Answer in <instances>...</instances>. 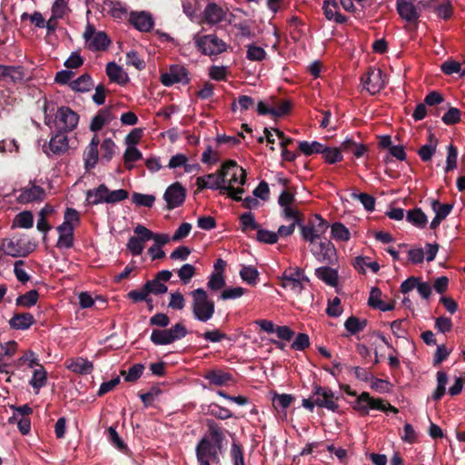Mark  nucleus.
I'll list each match as a JSON object with an SVG mask.
<instances>
[{
  "mask_svg": "<svg viewBox=\"0 0 465 465\" xmlns=\"http://www.w3.org/2000/svg\"><path fill=\"white\" fill-rule=\"evenodd\" d=\"M195 183L198 190H218L221 194H223V190L228 189L224 186V180L222 175L221 168L216 173L197 177Z\"/></svg>",
  "mask_w": 465,
  "mask_h": 465,
  "instance_id": "obj_14",
  "label": "nucleus"
},
{
  "mask_svg": "<svg viewBox=\"0 0 465 465\" xmlns=\"http://www.w3.org/2000/svg\"><path fill=\"white\" fill-rule=\"evenodd\" d=\"M338 8L337 3L333 0H326L322 6L324 15L328 20H334L338 24H342L346 21V18L338 13Z\"/></svg>",
  "mask_w": 465,
  "mask_h": 465,
  "instance_id": "obj_30",
  "label": "nucleus"
},
{
  "mask_svg": "<svg viewBox=\"0 0 465 465\" xmlns=\"http://www.w3.org/2000/svg\"><path fill=\"white\" fill-rule=\"evenodd\" d=\"M193 41L197 50L204 55H218L227 50L226 43L213 34L195 35Z\"/></svg>",
  "mask_w": 465,
  "mask_h": 465,
  "instance_id": "obj_5",
  "label": "nucleus"
},
{
  "mask_svg": "<svg viewBox=\"0 0 465 465\" xmlns=\"http://www.w3.org/2000/svg\"><path fill=\"white\" fill-rule=\"evenodd\" d=\"M86 197L88 202L94 205L105 203V199L107 197V187L104 184H101L94 190H89Z\"/></svg>",
  "mask_w": 465,
  "mask_h": 465,
  "instance_id": "obj_36",
  "label": "nucleus"
},
{
  "mask_svg": "<svg viewBox=\"0 0 465 465\" xmlns=\"http://www.w3.org/2000/svg\"><path fill=\"white\" fill-rule=\"evenodd\" d=\"M69 148L67 135L59 131L51 137L48 145H44L43 150L47 156L52 154L61 155L64 154Z\"/></svg>",
  "mask_w": 465,
  "mask_h": 465,
  "instance_id": "obj_16",
  "label": "nucleus"
},
{
  "mask_svg": "<svg viewBox=\"0 0 465 465\" xmlns=\"http://www.w3.org/2000/svg\"><path fill=\"white\" fill-rule=\"evenodd\" d=\"M367 325L366 320H360L356 317H350L344 323L346 330L351 334H355L362 331Z\"/></svg>",
  "mask_w": 465,
  "mask_h": 465,
  "instance_id": "obj_50",
  "label": "nucleus"
},
{
  "mask_svg": "<svg viewBox=\"0 0 465 465\" xmlns=\"http://www.w3.org/2000/svg\"><path fill=\"white\" fill-rule=\"evenodd\" d=\"M368 304L382 312H389L394 309V302H385L381 300V292L379 288L374 287L371 290Z\"/></svg>",
  "mask_w": 465,
  "mask_h": 465,
  "instance_id": "obj_26",
  "label": "nucleus"
},
{
  "mask_svg": "<svg viewBox=\"0 0 465 465\" xmlns=\"http://www.w3.org/2000/svg\"><path fill=\"white\" fill-rule=\"evenodd\" d=\"M134 203L138 206L152 207L155 202V197L151 194H143L134 193L132 196Z\"/></svg>",
  "mask_w": 465,
  "mask_h": 465,
  "instance_id": "obj_61",
  "label": "nucleus"
},
{
  "mask_svg": "<svg viewBox=\"0 0 465 465\" xmlns=\"http://www.w3.org/2000/svg\"><path fill=\"white\" fill-rule=\"evenodd\" d=\"M192 298L191 310L193 318L200 322H207L215 313V303L207 292L198 288L190 292Z\"/></svg>",
  "mask_w": 465,
  "mask_h": 465,
  "instance_id": "obj_2",
  "label": "nucleus"
},
{
  "mask_svg": "<svg viewBox=\"0 0 465 465\" xmlns=\"http://www.w3.org/2000/svg\"><path fill=\"white\" fill-rule=\"evenodd\" d=\"M300 227L303 240L309 242L310 244H312L322 239L321 236L326 232L329 226L325 220H323L320 215L316 214L310 221L309 224H300Z\"/></svg>",
  "mask_w": 465,
  "mask_h": 465,
  "instance_id": "obj_8",
  "label": "nucleus"
},
{
  "mask_svg": "<svg viewBox=\"0 0 465 465\" xmlns=\"http://www.w3.org/2000/svg\"><path fill=\"white\" fill-rule=\"evenodd\" d=\"M83 38L85 46L93 52L106 51L111 45V39L104 31H97L94 25L87 23Z\"/></svg>",
  "mask_w": 465,
  "mask_h": 465,
  "instance_id": "obj_7",
  "label": "nucleus"
},
{
  "mask_svg": "<svg viewBox=\"0 0 465 465\" xmlns=\"http://www.w3.org/2000/svg\"><path fill=\"white\" fill-rule=\"evenodd\" d=\"M47 381V372L42 365H39V368H36L33 372V377L30 381V385L36 390V393L38 391L45 387Z\"/></svg>",
  "mask_w": 465,
  "mask_h": 465,
  "instance_id": "obj_38",
  "label": "nucleus"
},
{
  "mask_svg": "<svg viewBox=\"0 0 465 465\" xmlns=\"http://www.w3.org/2000/svg\"><path fill=\"white\" fill-rule=\"evenodd\" d=\"M100 143L99 138L96 134L94 135L87 148L84 152V167L87 171L95 167L98 159V145Z\"/></svg>",
  "mask_w": 465,
  "mask_h": 465,
  "instance_id": "obj_20",
  "label": "nucleus"
},
{
  "mask_svg": "<svg viewBox=\"0 0 465 465\" xmlns=\"http://www.w3.org/2000/svg\"><path fill=\"white\" fill-rule=\"evenodd\" d=\"M79 213L73 208H67L64 212V222L57 227L59 237L56 246L60 249H69L74 245V231L79 224Z\"/></svg>",
  "mask_w": 465,
  "mask_h": 465,
  "instance_id": "obj_3",
  "label": "nucleus"
},
{
  "mask_svg": "<svg viewBox=\"0 0 465 465\" xmlns=\"http://www.w3.org/2000/svg\"><path fill=\"white\" fill-rule=\"evenodd\" d=\"M351 196L352 199L358 200L367 211L371 212L374 210L375 199L371 195L365 193L352 192Z\"/></svg>",
  "mask_w": 465,
  "mask_h": 465,
  "instance_id": "obj_49",
  "label": "nucleus"
},
{
  "mask_svg": "<svg viewBox=\"0 0 465 465\" xmlns=\"http://www.w3.org/2000/svg\"><path fill=\"white\" fill-rule=\"evenodd\" d=\"M186 191L180 183L171 184L165 191L163 198L169 210L174 209L185 200Z\"/></svg>",
  "mask_w": 465,
  "mask_h": 465,
  "instance_id": "obj_15",
  "label": "nucleus"
},
{
  "mask_svg": "<svg viewBox=\"0 0 465 465\" xmlns=\"http://www.w3.org/2000/svg\"><path fill=\"white\" fill-rule=\"evenodd\" d=\"M65 367L77 374H89L94 370L93 362L82 357L67 360L65 361Z\"/></svg>",
  "mask_w": 465,
  "mask_h": 465,
  "instance_id": "obj_23",
  "label": "nucleus"
},
{
  "mask_svg": "<svg viewBox=\"0 0 465 465\" xmlns=\"http://www.w3.org/2000/svg\"><path fill=\"white\" fill-rule=\"evenodd\" d=\"M129 22L136 30L143 33L150 32L154 25L152 15L145 11L131 12Z\"/></svg>",
  "mask_w": 465,
  "mask_h": 465,
  "instance_id": "obj_18",
  "label": "nucleus"
},
{
  "mask_svg": "<svg viewBox=\"0 0 465 465\" xmlns=\"http://www.w3.org/2000/svg\"><path fill=\"white\" fill-rule=\"evenodd\" d=\"M295 198L292 193L288 191H283L278 199V203L282 208V215L283 218H294L297 215H301V213L292 207V203Z\"/></svg>",
  "mask_w": 465,
  "mask_h": 465,
  "instance_id": "obj_21",
  "label": "nucleus"
},
{
  "mask_svg": "<svg viewBox=\"0 0 465 465\" xmlns=\"http://www.w3.org/2000/svg\"><path fill=\"white\" fill-rule=\"evenodd\" d=\"M221 169L224 186L228 188L223 190V194H227L234 201H242V195L244 193L242 186L246 183L245 170L233 160L224 162Z\"/></svg>",
  "mask_w": 465,
  "mask_h": 465,
  "instance_id": "obj_1",
  "label": "nucleus"
},
{
  "mask_svg": "<svg viewBox=\"0 0 465 465\" xmlns=\"http://www.w3.org/2000/svg\"><path fill=\"white\" fill-rule=\"evenodd\" d=\"M452 204L449 203H440L437 200H433L431 202V208L435 213V216L444 220L450 213L452 209Z\"/></svg>",
  "mask_w": 465,
  "mask_h": 465,
  "instance_id": "obj_56",
  "label": "nucleus"
},
{
  "mask_svg": "<svg viewBox=\"0 0 465 465\" xmlns=\"http://www.w3.org/2000/svg\"><path fill=\"white\" fill-rule=\"evenodd\" d=\"M128 197V192L124 189H118L110 191L107 188V197L105 199L106 203H116L125 200Z\"/></svg>",
  "mask_w": 465,
  "mask_h": 465,
  "instance_id": "obj_63",
  "label": "nucleus"
},
{
  "mask_svg": "<svg viewBox=\"0 0 465 465\" xmlns=\"http://www.w3.org/2000/svg\"><path fill=\"white\" fill-rule=\"evenodd\" d=\"M407 220L418 228L425 227L428 222L426 214L419 208L409 211Z\"/></svg>",
  "mask_w": 465,
  "mask_h": 465,
  "instance_id": "obj_39",
  "label": "nucleus"
},
{
  "mask_svg": "<svg viewBox=\"0 0 465 465\" xmlns=\"http://www.w3.org/2000/svg\"><path fill=\"white\" fill-rule=\"evenodd\" d=\"M230 457L233 465H245L242 449L235 441L232 443Z\"/></svg>",
  "mask_w": 465,
  "mask_h": 465,
  "instance_id": "obj_58",
  "label": "nucleus"
},
{
  "mask_svg": "<svg viewBox=\"0 0 465 465\" xmlns=\"http://www.w3.org/2000/svg\"><path fill=\"white\" fill-rule=\"evenodd\" d=\"M280 280L281 286L294 296L301 295L305 289V284L309 282V278L304 274V271L299 267L285 270Z\"/></svg>",
  "mask_w": 465,
  "mask_h": 465,
  "instance_id": "obj_4",
  "label": "nucleus"
},
{
  "mask_svg": "<svg viewBox=\"0 0 465 465\" xmlns=\"http://www.w3.org/2000/svg\"><path fill=\"white\" fill-rule=\"evenodd\" d=\"M207 425L209 430L208 438L211 440L213 445H217L222 449L224 435L221 427H219L213 420H207Z\"/></svg>",
  "mask_w": 465,
  "mask_h": 465,
  "instance_id": "obj_37",
  "label": "nucleus"
},
{
  "mask_svg": "<svg viewBox=\"0 0 465 465\" xmlns=\"http://www.w3.org/2000/svg\"><path fill=\"white\" fill-rule=\"evenodd\" d=\"M34 225V216L30 211H23L17 213L12 223V228L30 229Z\"/></svg>",
  "mask_w": 465,
  "mask_h": 465,
  "instance_id": "obj_35",
  "label": "nucleus"
},
{
  "mask_svg": "<svg viewBox=\"0 0 465 465\" xmlns=\"http://www.w3.org/2000/svg\"><path fill=\"white\" fill-rule=\"evenodd\" d=\"M445 172L449 173L457 167L458 151L453 144L448 146Z\"/></svg>",
  "mask_w": 465,
  "mask_h": 465,
  "instance_id": "obj_62",
  "label": "nucleus"
},
{
  "mask_svg": "<svg viewBox=\"0 0 465 465\" xmlns=\"http://www.w3.org/2000/svg\"><path fill=\"white\" fill-rule=\"evenodd\" d=\"M23 77L21 68L0 64V81L10 78L12 81L21 80Z\"/></svg>",
  "mask_w": 465,
  "mask_h": 465,
  "instance_id": "obj_40",
  "label": "nucleus"
},
{
  "mask_svg": "<svg viewBox=\"0 0 465 465\" xmlns=\"http://www.w3.org/2000/svg\"><path fill=\"white\" fill-rule=\"evenodd\" d=\"M116 145L114 142L110 139H104L101 144V159L102 161L109 162L115 153Z\"/></svg>",
  "mask_w": 465,
  "mask_h": 465,
  "instance_id": "obj_46",
  "label": "nucleus"
},
{
  "mask_svg": "<svg viewBox=\"0 0 465 465\" xmlns=\"http://www.w3.org/2000/svg\"><path fill=\"white\" fill-rule=\"evenodd\" d=\"M293 401V397L290 394H276L272 399V404L276 410H285Z\"/></svg>",
  "mask_w": 465,
  "mask_h": 465,
  "instance_id": "obj_60",
  "label": "nucleus"
},
{
  "mask_svg": "<svg viewBox=\"0 0 465 465\" xmlns=\"http://www.w3.org/2000/svg\"><path fill=\"white\" fill-rule=\"evenodd\" d=\"M396 8L400 16L407 22L415 21L419 17L416 6L408 0H397Z\"/></svg>",
  "mask_w": 465,
  "mask_h": 465,
  "instance_id": "obj_24",
  "label": "nucleus"
},
{
  "mask_svg": "<svg viewBox=\"0 0 465 465\" xmlns=\"http://www.w3.org/2000/svg\"><path fill=\"white\" fill-rule=\"evenodd\" d=\"M188 81L187 71L180 64L170 66L169 71L161 75V83L165 86H171L177 83L187 84Z\"/></svg>",
  "mask_w": 465,
  "mask_h": 465,
  "instance_id": "obj_17",
  "label": "nucleus"
},
{
  "mask_svg": "<svg viewBox=\"0 0 465 465\" xmlns=\"http://www.w3.org/2000/svg\"><path fill=\"white\" fill-rule=\"evenodd\" d=\"M35 322L34 316L29 312L16 313L9 321L11 328L15 330H26Z\"/></svg>",
  "mask_w": 465,
  "mask_h": 465,
  "instance_id": "obj_29",
  "label": "nucleus"
},
{
  "mask_svg": "<svg viewBox=\"0 0 465 465\" xmlns=\"http://www.w3.org/2000/svg\"><path fill=\"white\" fill-rule=\"evenodd\" d=\"M438 145V139L433 134H430L428 137V143L422 145L418 151V154L423 162H428L431 159L432 155L436 152Z\"/></svg>",
  "mask_w": 465,
  "mask_h": 465,
  "instance_id": "obj_31",
  "label": "nucleus"
},
{
  "mask_svg": "<svg viewBox=\"0 0 465 465\" xmlns=\"http://www.w3.org/2000/svg\"><path fill=\"white\" fill-rule=\"evenodd\" d=\"M171 343L181 340L187 335V330L182 323H176L172 328L166 330Z\"/></svg>",
  "mask_w": 465,
  "mask_h": 465,
  "instance_id": "obj_52",
  "label": "nucleus"
},
{
  "mask_svg": "<svg viewBox=\"0 0 465 465\" xmlns=\"http://www.w3.org/2000/svg\"><path fill=\"white\" fill-rule=\"evenodd\" d=\"M0 251L12 257L26 255V252L22 247L20 241H15L10 238H5L2 241Z\"/></svg>",
  "mask_w": 465,
  "mask_h": 465,
  "instance_id": "obj_25",
  "label": "nucleus"
},
{
  "mask_svg": "<svg viewBox=\"0 0 465 465\" xmlns=\"http://www.w3.org/2000/svg\"><path fill=\"white\" fill-rule=\"evenodd\" d=\"M70 86L73 90L77 92H87L92 88L93 81L90 75L83 74L76 80L73 81L70 84Z\"/></svg>",
  "mask_w": 465,
  "mask_h": 465,
  "instance_id": "obj_41",
  "label": "nucleus"
},
{
  "mask_svg": "<svg viewBox=\"0 0 465 465\" xmlns=\"http://www.w3.org/2000/svg\"><path fill=\"white\" fill-rule=\"evenodd\" d=\"M356 270L359 272H365L366 268H369L373 272H377L380 269V265L376 262H368L364 257H356L353 262Z\"/></svg>",
  "mask_w": 465,
  "mask_h": 465,
  "instance_id": "obj_51",
  "label": "nucleus"
},
{
  "mask_svg": "<svg viewBox=\"0 0 465 465\" xmlns=\"http://www.w3.org/2000/svg\"><path fill=\"white\" fill-rule=\"evenodd\" d=\"M224 286L225 278L223 274H220V272H212L207 282V287L213 292H217L222 290Z\"/></svg>",
  "mask_w": 465,
  "mask_h": 465,
  "instance_id": "obj_54",
  "label": "nucleus"
},
{
  "mask_svg": "<svg viewBox=\"0 0 465 465\" xmlns=\"http://www.w3.org/2000/svg\"><path fill=\"white\" fill-rule=\"evenodd\" d=\"M363 88L371 95L381 92L385 86V79L382 71L378 68H370L364 75L361 76Z\"/></svg>",
  "mask_w": 465,
  "mask_h": 465,
  "instance_id": "obj_10",
  "label": "nucleus"
},
{
  "mask_svg": "<svg viewBox=\"0 0 465 465\" xmlns=\"http://www.w3.org/2000/svg\"><path fill=\"white\" fill-rule=\"evenodd\" d=\"M440 69L447 75L460 74V76H465V70H461L460 64L454 60L445 61L441 64Z\"/></svg>",
  "mask_w": 465,
  "mask_h": 465,
  "instance_id": "obj_47",
  "label": "nucleus"
},
{
  "mask_svg": "<svg viewBox=\"0 0 465 465\" xmlns=\"http://www.w3.org/2000/svg\"><path fill=\"white\" fill-rule=\"evenodd\" d=\"M226 12L218 5L210 3L203 11V21L211 25L221 23L224 20Z\"/></svg>",
  "mask_w": 465,
  "mask_h": 465,
  "instance_id": "obj_22",
  "label": "nucleus"
},
{
  "mask_svg": "<svg viewBox=\"0 0 465 465\" xmlns=\"http://www.w3.org/2000/svg\"><path fill=\"white\" fill-rule=\"evenodd\" d=\"M39 294L37 291L31 290L26 293L20 295L16 299V305L21 307L29 308L34 306L38 300Z\"/></svg>",
  "mask_w": 465,
  "mask_h": 465,
  "instance_id": "obj_43",
  "label": "nucleus"
},
{
  "mask_svg": "<svg viewBox=\"0 0 465 465\" xmlns=\"http://www.w3.org/2000/svg\"><path fill=\"white\" fill-rule=\"evenodd\" d=\"M78 121V114L67 106L60 107L55 114V124L59 131L74 130L77 126Z\"/></svg>",
  "mask_w": 465,
  "mask_h": 465,
  "instance_id": "obj_12",
  "label": "nucleus"
},
{
  "mask_svg": "<svg viewBox=\"0 0 465 465\" xmlns=\"http://www.w3.org/2000/svg\"><path fill=\"white\" fill-rule=\"evenodd\" d=\"M106 74L112 82H115L120 84H125L128 79L127 74L124 72L122 67L114 62L107 64Z\"/></svg>",
  "mask_w": 465,
  "mask_h": 465,
  "instance_id": "obj_32",
  "label": "nucleus"
},
{
  "mask_svg": "<svg viewBox=\"0 0 465 465\" xmlns=\"http://www.w3.org/2000/svg\"><path fill=\"white\" fill-rule=\"evenodd\" d=\"M134 232L137 236L130 237L126 247L133 255L138 256L142 254L144 249V243L149 241L151 234L148 232V229L142 224H138L134 227Z\"/></svg>",
  "mask_w": 465,
  "mask_h": 465,
  "instance_id": "obj_13",
  "label": "nucleus"
},
{
  "mask_svg": "<svg viewBox=\"0 0 465 465\" xmlns=\"http://www.w3.org/2000/svg\"><path fill=\"white\" fill-rule=\"evenodd\" d=\"M311 252L318 262L323 263H331L336 256L334 245L326 238L312 243Z\"/></svg>",
  "mask_w": 465,
  "mask_h": 465,
  "instance_id": "obj_9",
  "label": "nucleus"
},
{
  "mask_svg": "<svg viewBox=\"0 0 465 465\" xmlns=\"http://www.w3.org/2000/svg\"><path fill=\"white\" fill-rule=\"evenodd\" d=\"M114 119H115V117L110 109H102L92 119L90 124V130L93 132H98L105 124H109Z\"/></svg>",
  "mask_w": 465,
  "mask_h": 465,
  "instance_id": "obj_27",
  "label": "nucleus"
},
{
  "mask_svg": "<svg viewBox=\"0 0 465 465\" xmlns=\"http://www.w3.org/2000/svg\"><path fill=\"white\" fill-rule=\"evenodd\" d=\"M196 458L200 465H222L220 455L222 449L213 445L208 437H203L196 446Z\"/></svg>",
  "mask_w": 465,
  "mask_h": 465,
  "instance_id": "obj_6",
  "label": "nucleus"
},
{
  "mask_svg": "<svg viewBox=\"0 0 465 465\" xmlns=\"http://www.w3.org/2000/svg\"><path fill=\"white\" fill-rule=\"evenodd\" d=\"M203 377L209 381L210 384L215 386L227 385L230 381H232V374L222 370L209 371L203 375Z\"/></svg>",
  "mask_w": 465,
  "mask_h": 465,
  "instance_id": "obj_28",
  "label": "nucleus"
},
{
  "mask_svg": "<svg viewBox=\"0 0 465 465\" xmlns=\"http://www.w3.org/2000/svg\"><path fill=\"white\" fill-rule=\"evenodd\" d=\"M341 149L345 153H352L356 158L361 157L367 152V147L364 144L357 143L351 138H347L341 143Z\"/></svg>",
  "mask_w": 465,
  "mask_h": 465,
  "instance_id": "obj_34",
  "label": "nucleus"
},
{
  "mask_svg": "<svg viewBox=\"0 0 465 465\" xmlns=\"http://www.w3.org/2000/svg\"><path fill=\"white\" fill-rule=\"evenodd\" d=\"M45 195V190L35 184L25 186L20 190L19 194L16 197V201L22 204H27L30 203L41 202L44 200Z\"/></svg>",
  "mask_w": 465,
  "mask_h": 465,
  "instance_id": "obj_19",
  "label": "nucleus"
},
{
  "mask_svg": "<svg viewBox=\"0 0 465 465\" xmlns=\"http://www.w3.org/2000/svg\"><path fill=\"white\" fill-rule=\"evenodd\" d=\"M324 145L319 142L313 141L309 143L307 141H302L299 143L300 151L305 155H312L313 153H322Z\"/></svg>",
  "mask_w": 465,
  "mask_h": 465,
  "instance_id": "obj_45",
  "label": "nucleus"
},
{
  "mask_svg": "<svg viewBox=\"0 0 465 465\" xmlns=\"http://www.w3.org/2000/svg\"><path fill=\"white\" fill-rule=\"evenodd\" d=\"M315 274L320 280L331 286H335L337 284L338 272L331 267L322 266L317 268L315 270Z\"/></svg>",
  "mask_w": 465,
  "mask_h": 465,
  "instance_id": "obj_33",
  "label": "nucleus"
},
{
  "mask_svg": "<svg viewBox=\"0 0 465 465\" xmlns=\"http://www.w3.org/2000/svg\"><path fill=\"white\" fill-rule=\"evenodd\" d=\"M124 157L126 167L131 169L133 168L132 163L142 158V153L135 146H127Z\"/></svg>",
  "mask_w": 465,
  "mask_h": 465,
  "instance_id": "obj_57",
  "label": "nucleus"
},
{
  "mask_svg": "<svg viewBox=\"0 0 465 465\" xmlns=\"http://www.w3.org/2000/svg\"><path fill=\"white\" fill-rule=\"evenodd\" d=\"M302 215H297L294 218H285L286 220L292 221V223L289 225H281L277 231L276 233H278V237H287L293 233L295 230V226L297 224H301V218Z\"/></svg>",
  "mask_w": 465,
  "mask_h": 465,
  "instance_id": "obj_53",
  "label": "nucleus"
},
{
  "mask_svg": "<svg viewBox=\"0 0 465 465\" xmlns=\"http://www.w3.org/2000/svg\"><path fill=\"white\" fill-rule=\"evenodd\" d=\"M369 411L370 410H378L381 411H391L394 413L398 412V409H396L394 406L391 405L390 403H386L381 399H374L370 396V404L368 405Z\"/></svg>",
  "mask_w": 465,
  "mask_h": 465,
  "instance_id": "obj_55",
  "label": "nucleus"
},
{
  "mask_svg": "<svg viewBox=\"0 0 465 465\" xmlns=\"http://www.w3.org/2000/svg\"><path fill=\"white\" fill-rule=\"evenodd\" d=\"M324 160L330 163L333 164L335 163L341 162L342 160L341 149L336 147H327L324 146L322 151Z\"/></svg>",
  "mask_w": 465,
  "mask_h": 465,
  "instance_id": "obj_44",
  "label": "nucleus"
},
{
  "mask_svg": "<svg viewBox=\"0 0 465 465\" xmlns=\"http://www.w3.org/2000/svg\"><path fill=\"white\" fill-rule=\"evenodd\" d=\"M177 274L183 283H188L195 274V268L190 263H185L178 270Z\"/></svg>",
  "mask_w": 465,
  "mask_h": 465,
  "instance_id": "obj_64",
  "label": "nucleus"
},
{
  "mask_svg": "<svg viewBox=\"0 0 465 465\" xmlns=\"http://www.w3.org/2000/svg\"><path fill=\"white\" fill-rule=\"evenodd\" d=\"M258 275V271L252 266H243L240 271L241 278L249 284H255Z\"/></svg>",
  "mask_w": 465,
  "mask_h": 465,
  "instance_id": "obj_59",
  "label": "nucleus"
},
{
  "mask_svg": "<svg viewBox=\"0 0 465 465\" xmlns=\"http://www.w3.org/2000/svg\"><path fill=\"white\" fill-rule=\"evenodd\" d=\"M313 399L318 407L325 408L331 411H336L339 408L333 391L327 388L319 385H313L312 389Z\"/></svg>",
  "mask_w": 465,
  "mask_h": 465,
  "instance_id": "obj_11",
  "label": "nucleus"
},
{
  "mask_svg": "<svg viewBox=\"0 0 465 465\" xmlns=\"http://www.w3.org/2000/svg\"><path fill=\"white\" fill-rule=\"evenodd\" d=\"M331 233L336 241L347 242L351 238L348 228L341 223H335L331 225Z\"/></svg>",
  "mask_w": 465,
  "mask_h": 465,
  "instance_id": "obj_42",
  "label": "nucleus"
},
{
  "mask_svg": "<svg viewBox=\"0 0 465 465\" xmlns=\"http://www.w3.org/2000/svg\"><path fill=\"white\" fill-rule=\"evenodd\" d=\"M370 404V393L369 392H362L361 395L358 396L356 399L353 409L356 410L358 412L361 413V415H368L369 414V407Z\"/></svg>",
  "mask_w": 465,
  "mask_h": 465,
  "instance_id": "obj_48",
  "label": "nucleus"
}]
</instances>
